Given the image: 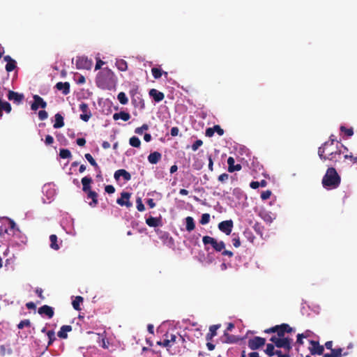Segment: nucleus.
Segmentation results:
<instances>
[{"mask_svg":"<svg viewBox=\"0 0 357 357\" xmlns=\"http://www.w3.org/2000/svg\"><path fill=\"white\" fill-rule=\"evenodd\" d=\"M149 96L157 102L162 101L165 98V95L162 92L155 89H152L149 91Z\"/></svg>","mask_w":357,"mask_h":357,"instance_id":"aec40b11","label":"nucleus"},{"mask_svg":"<svg viewBox=\"0 0 357 357\" xmlns=\"http://www.w3.org/2000/svg\"><path fill=\"white\" fill-rule=\"evenodd\" d=\"M108 344H109V342L106 340V338L102 337L101 340L100 342V345L104 349H107Z\"/></svg>","mask_w":357,"mask_h":357,"instance_id":"0e129e2a","label":"nucleus"},{"mask_svg":"<svg viewBox=\"0 0 357 357\" xmlns=\"http://www.w3.org/2000/svg\"><path fill=\"white\" fill-rule=\"evenodd\" d=\"M0 108L1 112L4 110L6 113H10L12 109L10 104L6 101H1Z\"/></svg>","mask_w":357,"mask_h":357,"instance_id":"58836bf2","label":"nucleus"},{"mask_svg":"<svg viewBox=\"0 0 357 357\" xmlns=\"http://www.w3.org/2000/svg\"><path fill=\"white\" fill-rule=\"evenodd\" d=\"M4 61L7 62L6 65V70L7 72H11L17 67L16 61L13 59L9 55L5 56Z\"/></svg>","mask_w":357,"mask_h":357,"instance_id":"6ab92c4d","label":"nucleus"},{"mask_svg":"<svg viewBox=\"0 0 357 357\" xmlns=\"http://www.w3.org/2000/svg\"><path fill=\"white\" fill-rule=\"evenodd\" d=\"M295 332V329L291 327L288 324H282L277 325V335L280 338H286L284 337L286 333H291Z\"/></svg>","mask_w":357,"mask_h":357,"instance_id":"9d476101","label":"nucleus"},{"mask_svg":"<svg viewBox=\"0 0 357 357\" xmlns=\"http://www.w3.org/2000/svg\"><path fill=\"white\" fill-rule=\"evenodd\" d=\"M215 132H216L218 135L222 136L224 135V130L219 126L215 125L213 126Z\"/></svg>","mask_w":357,"mask_h":357,"instance_id":"bf43d9fd","label":"nucleus"},{"mask_svg":"<svg viewBox=\"0 0 357 357\" xmlns=\"http://www.w3.org/2000/svg\"><path fill=\"white\" fill-rule=\"evenodd\" d=\"M59 156L63 159L70 158L72 157V154L68 149H62L59 151Z\"/></svg>","mask_w":357,"mask_h":357,"instance_id":"79ce46f5","label":"nucleus"},{"mask_svg":"<svg viewBox=\"0 0 357 357\" xmlns=\"http://www.w3.org/2000/svg\"><path fill=\"white\" fill-rule=\"evenodd\" d=\"M266 344V339L259 336L249 339L248 342V347L252 350H257Z\"/></svg>","mask_w":357,"mask_h":357,"instance_id":"0eeeda50","label":"nucleus"},{"mask_svg":"<svg viewBox=\"0 0 357 357\" xmlns=\"http://www.w3.org/2000/svg\"><path fill=\"white\" fill-rule=\"evenodd\" d=\"M149 129V126L147 124H143L141 127L137 128L135 132L137 134L142 135L144 130H147Z\"/></svg>","mask_w":357,"mask_h":357,"instance_id":"3c124183","label":"nucleus"},{"mask_svg":"<svg viewBox=\"0 0 357 357\" xmlns=\"http://www.w3.org/2000/svg\"><path fill=\"white\" fill-rule=\"evenodd\" d=\"M306 337H307V335H305L304 333H298L297 335L296 343L300 345L303 344V339L306 338Z\"/></svg>","mask_w":357,"mask_h":357,"instance_id":"13d9d810","label":"nucleus"},{"mask_svg":"<svg viewBox=\"0 0 357 357\" xmlns=\"http://www.w3.org/2000/svg\"><path fill=\"white\" fill-rule=\"evenodd\" d=\"M137 208L139 211H144L145 210V207L144 204L142 203V198L137 197L136 199Z\"/></svg>","mask_w":357,"mask_h":357,"instance_id":"09e8293b","label":"nucleus"},{"mask_svg":"<svg viewBox=\"0 0 357 357\" xmlns=\"http://www.w3.org/2000/svg\"><path fill=\"white\" fill-rule=\"evenodd\" d=\"M105 190L108 194H112L115 192V188L112 185H107L105 186Z\"/></svg>","mask_w":357,"mask_h":357,"instance_id":"680f3d73","label":"nucleus"},{"mask_svg":"<svg viewBox=\"0 0 357 357\" xmlns=\"http://www.w3.org/2000/svg\"><path fill=\"white\" fill-rule=\"evenodd\" d=\"M275 345L268 343L266 344V348L264 350L265 354L268 356L276 355L278 357H291V352H287L285 350L275 349Z\"/></svg>","mask_w":357,"mask_h":357,"instance_id":"39448f33","label":"nucleus"},{"mask_svg":"<svg viewBox=\"0 0 357 357\" xmlns=\"http://www.w3.org/2000/svg\"><path fill=\"white\" fill-rule=\"evenodd\" d=\"M185 228L188 231H191L195 229V224L192 217L188 216L185 218Z\"/></svg>","mask_w":357,"mask_h":357,"instance_id":"c85d7f7f","label":"nucleus"},{"mask_svg":"<svg viewBox=\"0 0 357 357\" xmlns=\"http://www.w3.org/2000/svg\"><path fill=\"white\" fill-rule=\"evenodd\" d=\"M33 102L31 105L33 111H36L39 107L45 109L47 107V102L38 95H33Z\"/></svg>","mask_w":357,"mask_h":357,"instance_id":"ddd939ff","label":"nucleus"},{"mask_svg":"<svg viewBox=\"0 0 357 357\" xmlns=\"http://www.w3.org/2000/svg\"><path fill=\"white\" fill-rule=\"evenodd\" d=\"M64 126L63 117L60 114H55L54 128H60Z\"/></svg>","mask_w":357,"mask_h":357,"instance_id":"c756f323","label":"nucleus"},{"mask_svg":"<svg viewBox=\"0 0 357 357\" xmlns=\"http://www.w3.org/2000/svg\"><path fill=\"white\" fill-rule=\"evenodd\" d=\"M73 328L70 325L62 326L60 331L58 332L57 335L61 339H66L68 337V332L72 331Z\"/></svg>","mask_w":357,"mask_h":357,"instance_id":"412c9836","label":"nucleus"},{"mask_svg":"<svg viewBox=\"0 0 357 357\" xmlns=\"http://www.w3.org/2000/svg\"><path fill=\"white\" fill-rule=\"evenodd\" d=\"M152 75L155 79H159L162 75L167 76V73L162 70L160 68H153L151 69Z\"/></svg>","mask_w":357,"mask_h":357,"instance_id":"7c9ffc66","label":"nucleus"},{"mask_svg":"<svg viewBox=\"0 0 357 357\" xmlns=\"http://www.w3.org/2000/svg\"><path fill=\"white\" fill-rule=\"evenodd\" d=\"M146 223L151 227H157L160 226L162 224L161 218H154L150 216L149 218L146 219Z\"/></svg>","mask_w":357,"mask_h":357,"instance_id":"4be33fe9","label":"nucleus"},{"mask_svg":"<svg viewBox=\"0 0 357 357\" xmlns=\"http://www.w3.org/2000/svg\"><path fill=\"white\" fill-rule=\"evenodd\" d=\"M85 158L89 161V162L95 168L96 171H98L100 173V169L96 160L93 159L92 155L90 153H86L84 155Z\"/></svg>","mask_w":357,"mask_h":357,"instance_id":"2f4dec72","label":"nucleus"},{"mask_svg":"<svg viewBox=\"0 0 357 357\" xmlns=\"http://www.w3.org/2000/svg\"><path fill=\"white\" fill-rule=\"evenodd\" d=\"M131 193L128 192H122L121 193V197L116 199V203L121 206H126L130 208L132 206V203L130 201L131 197Z\"/></svg>","mask_w":357,"mask_h":357,"instance_id":"6e6552de","label":"nucleus"},{"mask_svg":"<svg viewBox=\"0 0 357 357\" xmlns=\"http://www.w3.org/2000/svg\"><path fill=\"white\" fill-rule=\"evenodd\" d=\"M270 341L275 345L278 349H283L287 352H291L292 350V339L288 337L286 338H280L278 336L273 335L270 338Z\"/></svg>","mask_w":357,"mask_h":357,"instance_id":"20e7f679","label":"nucleus"},{"mask_svg":"<svg viewBox=\"0 0 357 357\" xmlns=\"http://www.w3.org/2000/svg\"><path fill=\"white\" fill-rule=\"evenodd\" d=\"M341 183V177L334 167H328L322 178L321 184L327 190L337 188Z\"/></svg>","mask_w":357,"mask_h":357,"instance_id":"f03ea898","label":"nucleus"},{"mask_svg":"<svg viewBox=\"0 0 357 357\" xmlns=\"http://www.w3.org/2000/svg\"><path fill=\"white\" fill-rule=\"evenodd\" d=\"M38 312L41 315H46L49 319L52 318L54 314L53 307L47 305H44L39 307Z\"/></svg>","mask_w":357,"mask_h":357,"instance_id":"2eb2a0df","label":"nucleus"},{"mask_svg":"<svg viewBox=\"0 0 357 357\" xmlns=\"http://www.w3.org/2000/svg\"><path fill=\"white\" fill-rule=\"evenodd\" d=\"M340 155H341L340 150L332 151V152L329 153L328 155L326 157V160L337 162L338 160V159L337 158V155L340 158Z\"/></svg>","mask_w":357,"mask_h":357,"instance_id":"e433bc0d","label":"nucleus"},{"mask_svg":"<svg viewBox=\"0 0 357 357\" xmlns=\"http://www.w3.org/2000/svg\"><path fill=\"white\" fill-rule=\"evenodd\" d=\"M48 117V114L47 112L45 111V110H40L38 112V118L43 121V120H45L46 119H47Z\"/></svg>","mask_w":357,"mask_h":357,"instance_id":"4d7b16f0","label":"nucleus"},{"mask_svg":"<svg viewBox=\"0 0 357 357\" xmlns=\"http://www.w3.org/2000/svg\"><path fill=\"white\" fill-rule=\"evenodd\" d=\"M210 221V215L208 213H204L201 217V220H199L200 224L206 225Z\"/></svg>","mask_w":357,"mask_h":357,"instance_id":"a18cd8bd","label":"nucleus"},{"mask_svg":"<svg viewBox=\"0 0 357 357\" xmlns=\"http://www.w3.org/2000/svg\"><path fill=\"white\" fill-rule=\"evenodd\" d=\"M82 190L84 192H87L91 191V183L93 182V180L89 176H85L82 178Z\"/></svg>","mask_w":357,"mask_h":357,"instance_id":"b1692460","label":"nucleus"},{"mask_svg":"<svg viewBox=\"0 0 357 357\" xmlns=\"http://www.w3.org/2000/svg\"><path fill=\"white\" fill-rule=\"evenodd\" d=\"M92 65L93 61L86 56H79L76 59V68L77 69L90 70Z\"/></svg>","mask_w":357,"mask_h":357,"instance_id":"1a4fd4ad","label":"nucleus"},{"mask_svg":"<svg viewBox=\"0 0 357 357\" xmlns=\"http://www.w3.org/2000/svg\"><path fill=\"white\" fill-rule=\"evenodd\" d=\"M202 241L204 245L210 244L216 252H221L225 248V244L223 241L218 242L215 238L209 236H204Z\"/></svg>","mask_w":357,"mask_h":357,"instance_id":"423d86ee","label":"nucleus"},{"mask_svg":"<svg viewBox=\"0 0 357 357\" xmlns=\"http://www.w3.org/2000/svg\"><path fill=\"white\" fill-rule=\"evenodd\" d=\"M340 130L347 136V137H351L354 135V130L351 128H347L346 127L342 126L340 127Z\"/></svg>","mask_w":357,"mask_h":357,"instance_id":"49530a36","label":"nucleus"},{"mask_svg":"<svg viewBox=\"0 0 357 357\" xmlns=\"http://www.w3.org/2000/svg\"><path fill=\"white\" fill-rule=\"evenodd\" d=\"M1 225L0 226V236L6 238V236H12L15 234L16 229L15 222L8 218L1 219Z\"/></svg>","mask_w":357,"mask_h":357,"instance_id":"7ed1b4c3","label":"nucleus"},{"mask_svg":"<svg viewBox=\"0 0 357 357\" xmlns=\"http://www.w3.org/2000/svg\"><path fill=\"white\" fill-rule=\"evenodd\" d=\"M220 327V324L212 325L209 328V333L206 335V340H211L212 338L217 335V330Z\"/></svg>","mask_w":357,"mask_h":357,"instance_id":"cd10ccee","label":"nucleus"},{"mask_svg":"<svg viewBox=\"0 0 357 357\" xmlns=\"http://www.w3.org/2000/svg\"><path fill=\"white\" fill-rule=\"evenodd\" d=\"M218 229L226 235H229L234 227L231 220L222 221L218 224Z\"/></svg>","mask_w":357,"mask_h":357,"instance_id":"f8f14e48","label":"nucleus"},{"mask_svg":"<svg viewBox=\"0 0 357 357\" xmlns=\"http://www.w3.org/2000/svg\"><path fill=\"white\" fill-rule=\"evenodd\" d=\"M238 341V338L234 335H228L227 337V342L228 343H235Z\"/></svg>","mask_w":357,"mask_h":357,"instance_id":"338daca9","label":"nucleus"},{"mask_svg":"<svg viewBox=\"0 0 357 357\" xmlns=\"http://www.w3.org/2000/svg\"><path fill=\"white\" fill-rule=\"evenodd\" d=\"M45 142L47 145H51L54 142V138L51 135H47L45 137Z\"/></svg>","mask_w":357,"mask_h":357,"instance_id":"774afa93","label":"nucleus"},{"mask_svg":"<svg viewBox=\"0 0 357 357\" xmlns=\"http://www.w3.org/2000/svg\"><path fill=\"white\" fill-rule=\"evenodd\" d=\"M0 351L2 356H5L6 354L10 355L12 354V349L9 345H1L0 347Z\"/></svg>","mask_w":357,"mask_h":357,"instance_id":"ea45409f","label":"nucleus"},{"mask_svg":"<svg viewBox=\"0 0 357 357\" xmlns=\"http://www.w3.org/2000/svg\"><path fill=\"white\" fill-rule=\"evenodd\" d=\"M162 158V155L158 151H154L151 153L148 156V160L151 164L155 165L157 164Z\"/></svg>","mask_w":357,"mask_h":357,"instance_id":"393cba45","label":"nucleus"},{"mask_svg":"<svg viewBox=\"0 0 357 357\" xmlns=\"http://www.w3.org/2000/svg\"><path fill=\"white\" fill-rule=\"evenodd\" d=\"M87 198L91 199V202H89V205L91 207H95L98 204V194L95 191L91 190L86 192Z\"/></svg>","mask_w":357,"mask_h":357,"instance_id":"a878e982","label":"nucleus"},{"mask_svg":"<svg viewBox=\"0 0 357 357\" xmlns=\"http://www.w3.org/2000/svg\"><path fill=\"white\" fill-rule=\"evenodd\" d=\"M228 178L229 175L226 173H223L218 176V181L222 183H224L228 179Z\"/></svg>","mask_w":357,"mask_h":357,"instance_id":"69168bd1","label":"nucleus"},{"mask_svg":"<svg viewBox=\"0 0 357 357\" xmlns=\"http://www.w3.org/2000/svg\"><path fill=\"white\" fill-rule=\"evenodd\" d=\"M50 248L55 250H58L59 249V245L57 243L58 238H57L56 235H55V234L50 235Z\"/></svg>","mask_w":357,"mask_h":357,"instance_id":"72a5a7b5","label":"nucleus"},{"mask_svg":"<svg viewBox=\"0 0 357 357\" xmlns=\"http://www.w3.org/2000/svg\"><path fill=\"white\" fill-rule=\"evenodd\" d=\"M116 66L121 71H126L128 69V63L123 59H118L116 61Z\"/></svg>","mask_w":357,"mask_h":357,"instance_id":"f704fd0d","label":"nucleus"},{"mask_svg":"<svg viewBox=\"0 0 357 357\" xmlns=\"http://www.w3.org/2000/svg\"><path fill=\"white\" fill-rule=\"evenodd\" d=\"M165 336H166V339H165L162 342H161V341L157 342V344L165 347H170V344H169V341H168V335L166 334Z\"/></svg>","mask_w":357,"mask_h":357,"instance_id":"6e6d98bb","label":"nucleus"},{"mask_svg":"<svg viewBox=\"0 0 357 357\" xmlns=\"http://www.w3.org/2000/svg\"><path fill=\"white\" fill-rule=\"evenodd\" d=\"M342 349L338 348V349H331V353L332 354L333 357H341L342 355Z\"/></svg>","mask_w":357,"mask_h":357,"instance_id":"8fccbe9b","label":"nucleus"},{"mask_svg":"<svg viewBox=\"0 0 357 357\" xmlns=\"http://www.w3.org/2000/svg\"><path fill=\"white\" fill-rule=\"evenodd\" d=\"M328 146H329V142H326L323 144V146H321L318 149V155H319V158L323 160H326L327 156L324 155V153H325V150L327 149V147Z\"/></svg>","mask_w":357,"mask_h":357,"instance_id":"473e14b6","label":"nucleus"},{"mask_svg":"<svg viewBox=\"0 0 357 357\" xmlns=\"http://www.w3.org/2000/svg\"><path fill=\"white\" fill-rule=\"evenodd\" d=\"M129 143L130 146L135 147V148H139L141 146V141L140 139L135 136H133L130 138Z\"/></svg>","mask_w":357,"mask_h":357,"instance_id":"4c0bfd02","label":"nucleus"},{"mask_svg":"<svg viewBox=\"0 0 357 357\" xmlns=\"http://www.w3.org/2000/svg\"><path fill=\"white\" fill-rule=\"evenodd\" d=\"M96 83L100 89H110L115 83L114 73L108 68H102L96 76Z\"/></svg>","mask_w":357,"mask_h":357,"instance_id":"f257e3e1","label":"nucleus"},{"mask_svg":"<svg viewBox=\"0 0 357 357\" xmlns=\"http://www.w3.org/2000/svg\"><path fill=\"white\" fill-rule=\"evenodd\" d=\"M113 119L114 120H118L121 119L124 121H127L130 119V115L129 113L121 111L119 113H114L113 115Z\"/></svg>","mask_w":357,"mask_h":357,"instance_id":"bb28decb","label":"nucleus"},{"mask_svg":"<svg viewBox=\"0 0 357 357\" xmlns=\"http://www.w3.org/2000/svg\"><path fill=\"white\" fill-rule=\"evenodd\" d=\"M117 98L122 105H126L128 102V98L124 92H120L117 96Z\"/></svg>","mask_w":357,"mask_h":357,"instance_id":"c03bdc74","label":"nucleus"},{"mask_svg":"<svg viewBox=\"0 0 357 357\" xmlns=\"http://www.w3.org/2000/svg\"><path fill=\"white\" fill-rule=\"evenodd\" d=\"M310 344L312 345L311 347L309 348L310 354L312 355L318 354L321 355L324 353V348L322 345H320L319 342L315 340H310Z\"/></svg>","mask_w":357,"mask_h":357,"instance_id":"4468645a","label":"nucleus"},{"mask_svg":"<svg viewBox=\"0 0 357 357\" xmlns=\"http://www.w3.org/2000/svg\"><path fill=\"white\" fill-rule=\"evenodd\" d=\"M203 142L201 139L196 140L192 145V151H197L199 149V147L201 146Z\"/></svg>","mask_w":357,"mask_h":357,"instance_id":"603ef678","label":"nucleus"},{"mask_svg":"<svg viewBox=\"0 0 357 357\" xmlns=\"http://www.w3.org/2000/svg\"><path fill=\"white\" fill-rule=\"evenodd\" d=\"M261 218L267 223H271L273 222V218L271 214L268 212H264L261 213Z\"/></svg>","mask_w":357,"mask_h":357,"instance_id":"37998d69","label":"nucleus"},{"mask_svg":"<svg viewBox=\"0 0 357 357\" xmlns=\"http://www.w3.org/2000/svg\"><path fill=\"white\" fill-rule=\"evenodd\" d=\"M56 88L59 91H62L63 95H68L70 93V84L67 82L56 83Z\"/></svg>","mask_w":357,"mask_h":357,"instance_id":"5701e85b","label":"nucleus"},{"mask_svg":"<svg viewBox=\"0 0 357 357\" xmlns=\"http://www.w3.org/2000/svg\"><path fill=\"white\" fill-rule=\"evenodd\" d=\"M214 133H215L214 128L212 127V128H206L205 135L206 137H211L213 136Z\"/></svg>","mask_w":357,"mask_h":357,"instance_id":"052dcab7","label":"nucleus"},{"mask_svg":"<svg viewBox=\"0 0 357 357\" xmlns=\"http://www.w3.org/2000/svg\"><path fill=\"white\" fill-rule=\"evenodd\" d=\"M235 236V234H233V238H232V243H233V245L235 247V248H238L241 246V241H240V238L238 236Z\"/></svg>","mask_w":357,"mask_h":357,"instance_id":"5fc2aeb1","label":"nucleus"},{"mask_svg":"<svg viewBox=\"0 0 357 357\" xmlns=\"http://www.w3.org/2000/svg\"><path fill=\"white\" fill-rule=\"evenodd\" d=\"M235 160L233 157H229L227 159V164H228V171L229 172H234L235 171H240L242 168L241 165L240 164H234Z\"/></svg>","mask_w":357,"mask_h":357,"instance_id":"a211bd4d","label":"nucleus"},{"mask_svg":"<svg viewBox=\"0 0 357 357\" xmlns=\"http://www.w3.org/2000/svg\"><path fill=\"white\" fill-rule=\"evenodd\" d=\"M31 326V322L29 319L22 320L19 324L17 325V328L19 329H22L24 327H29Z\"/></svg>","mask_w":357,"mask_h":357,"instance_id":"de8ad7c7","label":"nucleus"},{"mask_svg":"<svg viewBox=\"0 0 357 357\" xmlns=\"http://www.w3.org/2000/svg\"><path fill=\"white\" fill-rule=\"evenodd\" d=\"M79 110L82 112V114H80V116H79L80 119L82 121H84V122H87L92 116L88 104H86L85 102H82L79 105Z\"/></svg>","mask_w":357,"mask_h":357,"instance_id":"9b49d317","label":"nucleus"},{"mask_svg":"<svg viewBox=\"0 0 357 357\" xmlns=\"http://www.w3.org/2000/svg\"><path fill=\"white\" fill-rule=\"evenodd\" d=\"M84 301L83 298L80 296H77L75 297V298L73 301L72 305L75 310H80V303H82Z\"/></svg>","mask_w":357,"mask_h":357,"instance_id":"c9c22d12","label":"nucleus"},{"mask_svg":"<svg viewBox=\"0 0 357 357\" xmlns=\"http://www.w3.org/2000/svg\"><path fill=\"white\" fill-rule=\"evenodd\" d=\"M46 334L48 337L49 341L47 344V347L52 344V343L56 340L55 333L54 331L51 330L46 332Z\"/></svg>","mask_w":357,"mask_h":357,"instance_id":"a19ab883","label":"nucleus"},{"mask_svg":"<svg viewBox=\"0 0 357 357\" xmlns=\"http://www.w3.org/2000/svg\"><path fill=\"white\" fill-rule=\"evenodd\" d=\"M7 96L9 100L13 101L16 104H20L24 98L22 93H18L13 91H9Z\"/></svg>","mask_w":357,"mask_h":357,"instance_id":"dca6fc26","label":"nucleus"},{"mask_svg":"<svg viewBox=\"0 0 357 357\" xmlns=\"http://www.w3.org/2000/svg\"><path fill=\"white\" fill-rule=\"evenodd\" d=\"M121 176H122L126 181H128L131 179L130 174L123 169L116 170L114 175L116 181H118Z\"/></svg>","mask_w":357,"mask_h":357,"instance_id":"f3484780","label":"nucleus"},{"mask_svg":"<svg viewBox=\"0 0 357 357\" xmlns=\"http://www.w3.org/2000/svg\"><path fill=\"white\" fill-rule=\"evenodd\" d=\"M271 194H272V192L269 190L264 191L261 194V198L262 200H266L270 198Z\"/></svg>","mask_w":357,"mask_h":357,"instance_id":"864d4df0","label":"nucleus"},{"mask_svg":"<svg viewBox=\"0 0 357 357\" xmlns=\"http://www.w3.org/2000/svg\"><path fill=\"white\" fill-rule=\"evenodd\" d=\"M142 102V99L140 98L139 96H137V98L135 97H132V102L134 106H138L139 103Z\"/></svg>","mask_w":357,"mask_h":357,"instance_id":"e2e57ef3","label":"nucleus"}]
</instances>
